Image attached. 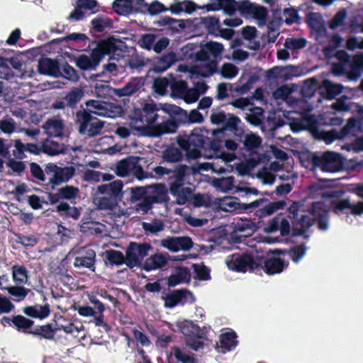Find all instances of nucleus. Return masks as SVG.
Instances as JSON below:
<instances>
[{
    "label": "nucleus",
    "mask_w": 363,
    "mask_h": 363,
    "mask_svg": "<svg viewBox=\"0 0 363 363\" xmlns=\"http://www.w3.org/2000/svg\"><path fill=\"white\" fill-rule=\"evenodd\" d=\"M331 206L336 213L350 208L351 213L354 216L363 214V201L352 203L349 199H342L333 202L327 198L324 201L313 203L308 212L297 220L294 219L298 216V206L296 203L291 205L286 218L282 216L274 217L265 225L263 230L267 234L279 231L281 236L288 235L291 230L290 221L292 223V233L294 235H303L315 221H317L320 230H326L329 228L328 211Z\"/></svg>",
    "instance_id": "obj_1"
},
{
    "label": "nucleus",
    "mask_w": 363,
    "mask_h": 363,
    "mask_svg": "<svg viewBox=\"0 0 363 363\" xmlns=\"http://www.w3.org/2000/svg\"><path fill=\"white\" fill-rule=\"evenodd\" d=\"M160 108L155 103H146L141 109L135 111L130 121V127L138 135L158 137L163 134L172 133L176 131L174 121L167 120L157 125H154L159 118Z\"/></svg>",
    "instance_id": "obj_2"
},
{
    "label": "nucleus",
    "mask_w": 363,
    "mask_h": 363,
    "mask_svg": "<svg viewBox=\"0 0 363 363\" xmlns=\"http://www.w3.org/2000/svg\"><path fill=\"white\" fill-rule=\"evenodd\" d=\"M222 43L211 41L201 47L200 50L196 53V64L189 66L186 64L179 65L177 71L186 74V78L194 79L199 77H206L213 74L217 67L215 60L223 51Z\"/></svg>",
    "instance_id": "obj_3"
},
{
    "label": "nucleus",
    "mask_w": 363,
    "mask_h": 363,
    "mask_svg": "<svg viewBox=\"0 0 363 363\" xmlns=\"http://www.w3.org/2000/svg\"><path fill=\"white\" fill-rule=\"evenodd\" d=\"M207 129L196 128L188 135H179L177 142L179 147L186 152L188 160H195L201 157L200 147L208 138Z\"/></svg>",
    "instance_id": "obj_4"
},
{
    "label": "nucleus",
    "mask_w": 363,
    "mask_h": 363,
    "mask_svg": "<svg viewBox=\"0 0 363 363\" xmlns=\"http://www.w3.org/2000/svg\"><path fill=\"white\" fill-rule=\"evenodd\" d=\"M114 48V41L104 40L96 48L92 50L90 56L86 55H80L77 59L76 64L78 67L83 70L94 69L104 55H109Z\"/></svg>",
    "instance_id": "obj_5"
},
{
    "label": "nucleus",
    "mask_w": 363,
    "mask_h": 363,
    "mask_svg": "<svg viewBox=\"0 0 363 363\" xmlns=\"http://www.w3.org/2000/svg\"><path fill=\"white\" fill-rule=\"evenodd\" d=\"M309 159L314 168H318L323 172L334 173L342 169V157L335 152L312 153L309 155Z\"/></svg>",
    "instance_id": "obj_6"
},
{
    "label": "nucleus",
    "mask_w": 363,
    "mask_h": 363,
    "mask_svg": "<svg viewBox=\"0 0 363 363\" xmlns=\"http://www.w3.org/2000/svg\"><path fill=\"white\" fill-rule=\"evenodd\" d=\"M205 158L211 160V162L197 163L194 167V172L211 171L215 174H223L227 170L226 166L228 162L236 159V155L233 152H222L220 155H204Z\"/></svg>",
    "instance_id": "obj_7"
},
{
    "label": "nucleus",
    "mask_w": 363,
    "mask_h": 363,
    "mask_svg": "<svg viewBox=\"0 0 363 363\" xmlns=\"http://www.w3.org/2000/svg\"><path fill=\"white\" fill-rule=\"evenodd\" d=\"M76 123L80 134L89 137L98 135L102 130L104 123L86 111H79L76 115Z\"/></svg>",
    "instance_id": "obj_8"
},
{
    "label": "nucleus",
    "mask_w": 363,
    "mask_h": 363,
    "mask_svg": "<svg viewBox=\"0 0 363 363\" xmlns=\"http://www.w3.org/2000/svg\"><path fill=\"white\" fill-rule=\"evenodd\" d=\"M87 112L91 114L107 118H116L122 115L121 106L100 100H89L86 102Z\"/></svg>",
    "instance_id": "obj_9"
},
{
    "label": "nucleus",
    "mask_w": 363,
    "mask_h": 363,
    "mask_svg": "<svg viewBox=\"0 0 363 363\" xmlns=\"http://www.w3.org/2000/svg\"><path fill=\"white\" fill-rule=\"evenodd\" d=\"M107 40H113L115 43L114 49L109 53H113V56L110 58L108 64L104 65V69L106 72L112 74L113 75H116L119 72H122L126 66H129L130 68L133 69L136 67V65L131 62L128 57L122 56L121 57H116V56H119V54L116 53L118 50H116L117 44L118 41H117L114 38L108 39Z\"/></svg>",
    "instance_id": "obj_10"
},
{
    "label": "nucleus",
    "mask_w": 363,
    "mask_h": 363,
    "mask_svg": "<svg viewBox=\"0 0 363 363\" xmlns=\"http://www.w3.org/2000/svg\"><path fill=\"white\" fill-rule=\"evenodd\" d=\"M45 174L49 177V182L53 185H58L67 182L74 174L72 167H60L53 163H49L45 168Z\"/></svg>",
    "instance_id": "obj_11"
},
{
    "label": "nucleus",
    "mask_w": 363,
    "mask_h": 363,
    "mask_svg": "<svg viewBox=\"0 0 363 363\" xmlns=\"http://www.w3.org/2000/svg\"><path fill=\"white\" fill-rule=\"evenodd\" d=\"M74 257L75 267H86L91 269L96 260V252L90 247H75L69 252Z\"/></svg>",
    "instance_id": "obj_12"
},
{
    "label": "nucleus",
    "mask_w": 363,
    "mask_h": 363,
    "mask_svg": "<svg viewBox=\"0 0 363 363\" xmlns=\"http://www.w3.org/2000/svg\"><path fill=\"white\" fill-rule=\"evenodd\" d=\"M225 264L229 269L238 272H246L255 267V263L247 255L234 253L225 259Z\"/></svg>",
    "instance_id": "obj_13"
},
{
    "label": "nucleus",
    "mask_w": 363,
    "mask_h": 363,
    "mask_svg": "<svg viewBox=\"0 0 363 363\" xmlns=\"http://www.w3.org/2000/svg\"><path fill=\"white\" fill-rule=\"evenodd\" d=\"M150 245L146 243L131 242L126 250L125 264L132 268L147 255Z\"/></svg>",
    "instance_id": "obj_14"
},
{
    "label": "nucleus",
    "mask_w": 363,
    "mask_h": 363,
    "mask_svg": "<svg viewBox=\"0 0 363 363\" xmlns=\"http://www.w3.org/2000/svg\"><path fill=\"white\" fill-rule=\"evenodd\" d=\"M181 332L186 336V344L194 350H199L203 345L201 337L198 336L199 328L196 325L189 321H184L180 323Z\"/></svg>",
    "instance_id": "obj_15"
},
{
    "label": "nucleus",
    "mask_w": 363,
    "mask_h": 363,
    "mask_svg": "<svg viewBox=\"0 0 363 363\" xmlns=\"http://www.w3.org/2000/svg\"><path fill=\"white\" fill-rule=\"evenodd\" d=\"M169 259L172 261L184 260V257L174 256L172 258H170L168 255L157 252L145 259L143 263V269L146 271L160 269L167 264Z\"/></svg>",
    "instance_id": "obj_16"
},
{
    "label": "nucleus",
    "mask_w": 363,
    "mask_h": 363,
    "mask_svg": "<svg viewBox=\"0 0 363 363\" xmlns=\"http://www.w3.org/2000/svg\"><path fill=\"white\" fill-rule=\"evenodd\" d=\"M215 186L221 191H228L235 189L236 192H244L246 194L257 195L258 191L248 186H235L233 177H223L214 182Z\"/></svg>",
    "instance_id": "obj_17"
},
{
    "label": "nucleus",
    "mask_w": 363,
    "mask_h": 363,
    "mask_svg": "<svg viewBox=\"0 0 363 363\" xmlns=\"http://www.w3.org/2000/svg\"><path fill=\"white\" fill-rule=\"evenodd\" d=\"M161 246L171 252L186 251L192 247V241L189 237L167 238L161 240Z\"/></svg>",
    "instance_id": "obj_18"
},
{
    "label": "nucleus",
    "mask_w": 363,
    "mask_h": 363,
    "mask_svg": "<svg viewBox=\"0 0 363 363\" xmlns=\"http://www.w3.org/2000/svg\"><path fill=\"white\" fill-rule=\"evenodd\" d=\"M194 300L195 298L190 291H175L164 298V306L167 308H173L179 303H193Z\"/></svg>",
    "instance_id": "obj_19"
},
{
    "label": "nucleus",
    "mask_w": 363,
    "mask_h": 363,
    "mask_svg": "<svg viewBox=\"0 0 363 363\" xmlns=\"http://www.w3.org/2000/svg\"><path fill=\"white\" fill-rule=\"evenodd\" d=\"M242 9L257 21L259 26H263L267 23V11L264 7L246 1L243 4Z\"/></svg>",
    "instance_id": "obj_20"
},
{
    "label": "nucleus",
    "mask_w": 363,
    "mask_h": 363,
    "mask_svg": "<svg viewBox=\"0 0 363 363\" xmlns=\"http://www.w3.org/2000/svg\"><path fill=\"white\" fill-rule=\"evenodd\" d=\"M140 4H143V0H115L113 9L118 14L127 15L132 11H143Z\"/></svg>",
    "instance_id": "obj_21"
},
{
    "label": "nucleus",
    "mask_w": 363,
    "mask_h": 363,
    "mask_svg": "<svg viewBox=\"0 0 363 363\" xmlns=\"http://www.w3.org/2000/svg\"><path fill=\"white\" fill-rule=\"evenodd\" d=\"M233 232L240 237L251 236L257 230L256 224L250 219L240 218L232 223Z\"/></svg>",
    "instance_id": "obj_22"
},
{
    "label": "nucleus",
    "mask_w": 363,
    "mask_h": 363,
    "mask_svg": "<svg viewBox=\"0 0 363 363\" xmlns=\"http://www.w3.org/2000/svg\"><path fill=\"white\" fill-rule=\"evenodd\" d=\"M123 184L121 180H116L109 184L98 186L97 192L106 196L113 197L119 200L123 196Z\"/></svg>",
    "instance_id": "obj_23"
},
{
    "label": "nucleus",
    "mask_w": 363,
    "mask_h": 363,
    "mask_svg": "<svg viewBox=\"0 0 363 363\" xmlns=\"http://www.w3.org/2000/svg\"><path fill=\"white\" fill-rule=\"evenodd\" d=\"M144 84V81L141 77H135L131 79L124 86L118 89H113V93L118 96H129L138 91Z\"/></svg>",
    "instance_id": "obj_24"
},
{
    "label": "nucleus",
    "mask_w": 363,
    "mask_h": 363,
    "mask_svg": "<svg viewBox=\"0 0 363 363\" xmlns=\"http://www.w3.org/2000/svg\"><path fill=\"white\" fill-rule=\"evenodd\" d=\"M237 344L235 333L228 331L220 335L219 342L216 345V349L218 352L225 353L234 349Z\"/></svg>",
    "instance_id": "obj_25"
},
{
    "label": "nucleus",
    "mask_w": 363,
    "mask_h": 363,
    "mask_svg": "<svg viewBox=\"0 0 363 363\" xmlns=\"http://www.w3.org/2000/svg\"><path fill=\"white\" fill-rule=\"evenodd\" d=\"M46 134L51 137H61L64 134L65 124L58 117L48 119L43 126Z\"/></svg>",
    "instance_id": "obj_26"
},
{
    "label": "nucleus",
    "mask_w": 363,
    "mask_h": 363,
    "mask_svg": "<svg viewBox=\"0 0 363 363\" xmlns=\"http://www.w3.org/2000/svg\"><path fill=\"white\" fill-rule=\"evenodd\" d=\"M205 7L208 11L223 10L230 14L235 11L237 4L234 0H210Z\"/></svg>",
    "instance_id": "obj_27"
},
{
    "label": "nucleus",
    "mask_w": 363,
    "mask_h": 363,
    "mask_svg": "<svg viewBox=\"0 0 363 363\" xmlns=\"http://www.w3.org/2000/svg\"><path fill=\"white\" fill-rule=\"evenodd\" d=\"M191 279L190 272L185 267H177L168 279V285L175 286L183 283H188Z\"/></svg>",
    "instance_id": "obj_28"
},
{
    "label": "nucleus",
    "mask_w": 363,
    "mask_h": 363,
    "mask_svg": "<svg viewBox=\"0 0 363 363\" xmlns=\"http://www.w3.org/2000/svg\"><path fill=\"white\" fill-rule=\"evenodd\" d=\"M38 71L40 74L57 77L60 69L57 62L50 58H43L39 60Z\"/></svg>",
    "instance_id": "obj_29"
},
{
    "label": "nucleus",
    "mask_w": 363,
    "mask_h": 363,
    "mask_svg": "<svg viewBox=\"0 0 363 363\" xmlns=\"http://www.w3.org/2000/svg\"><path fill=\"white\" fill-rule=\"evenodd\" d=\"M170 192L176 198V202L180 205L186 203L191 196L190 188L182 186L177 183L171 185Z\"/></svg>",
    "instance_id": "obj_30"
},
{
    "label": "nucleus",
    "mask_w": 363,
    "mask_h": 363,
    "mask_svg": "<svg viewBox=\"0 0 363 363\" xmlns=\"http://www.w3.org/2000/svg\"><path fill=\"white\" fill-rule=\"evenodd\" d=\"M281 168V164L277 162H273L270 164L269 169L267 168L262 169L257 173V177L264 184H272L274 182L275 177L271 171L277 172Z\"/></svg>",
    "instance_id": "obj_31"
},
{
    "label": "nucleus",
    "mask_w": 363,
    "mask_h": 363,
    "mask_svg": "<svg viewBox=\"0 0 363 363\" xmlns=\"http://www.w3.org/2000/svg\"><path fill=\"white\" fill-rule=\"evenodd\" d=\"M351 66L352 70L347 74V78L350 81H357L359 77L360 72L363 70V52L354 55Z\"/></svg>",
    "instance_id": "obj_32"
},
{
    "label": "nucleus",
    "mask_w": 363,
    "mask_h": 363,
    "mask_svg": "<svg viewBox=\"0 0 363 363\" xmlns=\"http://www.w3.org/2000/svg\"><path fill=\"white\" fill-rule=\"evenodd\" d=\"M196 9L195 4L191 1L185 0L182 1H174L171 4L169 11L173 14H179L181 13H191Z\"/></svg>",
    "instance_id": "obj_33"
},
{
    "label": "nucleus",
    "mask_w": 363,
    "mask_h": 363,
    "mask_svg": "<svg viewBox=\"0 0 363 363\" xmlns=\"http://www.w3.org/2000/svg\"><path fill=\"white\" fill-rule=\"evenodd\" d=\"M12 67L16 70L15 74L21 77H31L33 76L32 67L26 63L21 62L17 58H13L11 60Z\"/></svg>",
    "instance_id": "obj_34"
},
{
    "label": "nucleus",
    "mask_w": 363,
    "mask_h": 363,
    "mask_svg": "<svg viewBox=\"0 0 363 363\" xmlns=\"http://www.w3.org/2000/svg\"><path fill=\"white\" fill-rule=\"evenodd\" d=\"M118 201L116 199L105 195L96 196L94 199V204L101 210H113L117 206Z\"/></svg>",
    "instance_id": "obj_35"
},
{
    "label": "nucleus",
    "mask_w": 363,
    "mask_h": 363,
    "mask_svg": "<svg viewBox=\"0 0 363 363\" xmlns=\"http://www.w3.org/2000/svg\"><path fill=\"white\" fill-rule=\"evenodd\" d=\"M285 267L283 261L278 257H272L264 262L265 272L268 274H274L280 273Z\"/></svg>",
    "instance_id": "obj_36"
},
{
    "label": "nucleus",
    "mask_w": 363,
    "mask_h": 363,
    "mask_svg": "<svg viewBox=\"0 0 363 363\" xmlns=\"http://www.w3.org/2000/svg\"><path fill=\"white\" fill-rule=\"evenodd\" d=\"M149 196L154 203L162 202L167 196V189L162 184L149 186Z\"/></svg>",
    "instance_id": "obj_37"
},
{
    "label": "nucleus",
    "mask_w": 363,
    "mask_h": 363,
    "mask_svg": "<svg viewBox=\"0 0 363 363\" xmlns=\"http://www.w3.org/2000/svg\"><path fill=\"white\" fill-rule=\"evenodd\" d=\"M24 313L32 318L43 319L49 315L50 310L47 306L35 305L26 308Z\"/></svg>",
    "instance_id": "obj_38"
},
{
    "label": "nucleus",
    "mask_w": 363,
    "mask_h": 363,
    "mask_svg": "<svg viewBox=\"0 0 363 363\" xmlns=\"http://www.w3.org/2000/svg\"><path fill=\"white\" fill-rule=\"evenodd\" d=\"M128 164V170L130 174H133L138 179H143L147 177L141 166L139 164L140 158L137 157H129L127 158Z\"/></svg>",
    "instance_id": "obj_39"
},
{
    "label": "nucleus",
    "mask_w": 363,
    "mask_h": 363,
    "mask_svg": "<svg viewBox=\"0 0 363 363\" xmlns=\"http://www.w3.org/2000/svg\"><path fill=\"white\" fill-rule=\"evenodd\" d=\"M218 208L224 211H233L239 206L238 199L232 196H224L217 201Z\"/></svg>",
    "instance_id": "obj_40"
},
{
    "label": "nucleus",
    "mask_w": 363,
    "mask_h": 363,
    "mask_svg": "<svg viewBox=\"0 0 363 363\" xmlns=\"http://www.w3.org/2000/svg\"><path fill=\"white\" fill-rule=\"evenodd\" d=\"M311 125V120L308 118L307 113L301 114L298 117L293 118L290 126L294 132H299Z\"/></svg>",
    "instance_id": "obj_41"
},
{
    "label": "nucleus",
    "mask_w": 363,
    "mask_h": 363,
    "mask_svg": "<svg viewBox=\"0 0 363 363\" xmlns=\"http://www.w3.org/2000/svg\"><path fill=\"white\" fill-rule=\"evenodd\" d=\"M262 141L259 135L250 133L244 136L243 144L247 150L255 151L261 145Z\"/></svg>",
    "instance_id": "obj_42"
},
{
    "label": "nucleus",
    "mask_w": 363,
    "mask_h": 363,
    "mask_svg": "<svg viewBox=\"0 0 363 363\" xmlns=\"http://www.w3.org/2000/svg\"><path fill=\"white\" fill-rule=\"evenodd\" d=\"M322 89L325 91L327 97L329 99L335 98L342 91V86L341 84L333 83L329 80L323 81Z\"/></svg>",
    "instance_id": "obj_43"
},
{
    "label": "nucleus",
    "mask_w": 363,
    "mask_h": 363,
    "mask_svg": "<svg viewBox=\"0 0 363 363\" xmlns=\"http://www.w3.org/2000/svg\"><path fill=\"white\" fill-rule=\"evenodd\" d=\"M245 118L250 123L257 125L261 123L263 111L261 108L254 106L252 104L248 111L245 113Z\"/></svg>",
    "instance_id": "obj_44"
},
{
    "label": "nucleus",
    "mask_w": 363,
    "mask_h": 363,
    "mask_svg": "<svg viewBox=\"0 0 363 363\" xmlns=\"http://www.w3.org/2000/svg\"><path fill=\"white\" fill-rule=\"evenodd\" d=\"M57 329L62 330L67 334H71L75 337L78 336L79 333L84 332V325L79 323L67 322L65 324H58Z\"/></svg>",
    "instance_id": "obj_45"
},
{
    "label": "nucleus",
    "mask_w": 363,
    "mask_h": 363,
    "mask_svg": "<svg viewBox=\"0 0 363 363\" xmlns=\"http://www.w3.org/2000/svg\"><path fill=\"white\" fill-rule=\"evenodd\" d=\"M183 155L181 150L174 147L169 146L162 153V158L168 162H177L182 159Z\"/></svg>",
    "instance_id": "obj_46"
},
{
    "label": "nucleus",
    "mask_w": 363,
    "mask_h": 363,
    "mask_svg": "<svg viewBox=\"0 0 363 363\" xmlns=\"http://www.w3.org/2000/svg\"><path fill=\"white\" fill-rule=\"evenodd\" d=\"M177 60L176 55L173 52H169L160 58L156 63L155 69L158 72H164Z\"/></svg>",
    "instance_id": "obj_47"
},
{
    "label": "nucleus",
    "mask_w": 363,
    "mask_h": 363,
    "mask_svg": "<svg viewBox=\"0 0 363 363\" xmlns=\"http://www.w3.org/2000/svg\"><path fill=\"white\" fill-rule=\"evenodd\" d=\"M12 278L16 284H26L28 282V272L22 266L15 265L12 267Z\"/></svg>",
    "instance_id": "obj_48"
},
{
    "label": "nucleus",
    "mask_w": 363,
    "mask_h": 363,
    "mask_svg": "<svg viewBox=\"0 0 363 363\" xmlns=\"http://www.w3.org/2000/svg\"><path fill=\"white\" fill-rule=\"evenodd\" d=\"M218 72L222 77L230 79L235 77L238 75L239 72V69L233 63L225 62L221 65Z\"/></svg>",
    "instance_id": "obj_49"
},
{
    "label": "nucleus",
    "mask_w": 363,
    "mask_h": 363,
    "mask_svg": "<svg viewBox=\"0 0 363 363\" xmlns=\"http://www.w3.org/2000/svg\"><path fill=\"white\" fill-rule=\"evenodd\" d=\"M140 8L143 11H140V12L145 13L148 11L150 15H156L160 12L169 10V8H165L162 4L158 1H154L150 5H148L143 1V4H140Z\"/></svg>",
    "instance_id": "obj_50"
},
{
    "label": "nucleus",
    "mask_w": 363,
    "mask_h": 363,
    "mask_svg": "<svg viewBox=\"0 0 363 363\" xmlns=\"http://www.w3.org/2000/svg\"><path fill=\"white\" fill-rule=\"evenodd\" d=\"M63 147L53 141L47 140L42 145V152L49 155H57L63 152Z\"/></svg>",
    "instance_id": "obj_51"
},
{
    "label": "nucleus",
    "mask_w": 363,
    "mask_h": 363,
    "mask_svg": "<svg viewBox=\"0 0 363 363\" xmlns=\"http://www.w3.org/2000/svg\"><path fill=\"white\" fill-rule=\"evenodd\" d=\"M5 290L12 296L15 300L21 301L28 295L29 289L21 286H12L5 288Z\"/></svg>",
    "instance_id": "obj_52"
},
{
    "label": "nucleus",
    "mask_w": 363,
    "mask_h": 363,
    "mask_svg": "<svg viewBox=\"0 0 363 363\" xmlns=\"http://www.w3.org/2000/svg\"><path fill=\"white\" fill-rule=\"evenodd\" d=\"M172 354L174 356L177 360L182 363H198L197 360L192 354L178 347L173 349Z\"/></svg>",
    "instance_id": "obj_53"
},
{
    "label": "nucleus",
    "mask_w": 363,
    "mask_h": 363,
    "mask_svg": "<svg viewBox=\"0 0 363 363\" xmlns=\"http://www.w3.org/2000/svg\"><path fill=\"white\" fill-rule=\"evenodd\" d=\"M169 86H170L169 82L165 77H160L154 80L153 87L155 91L161 96L167 94Z\"/></svg>",
    "instance_id": "obj_54"
},
{
    "label": "nucleus",
    "mask_w": 363,
    "mask_h": 363,
    "mask_svg": "<svg viewBox=\"0 0 363 363\" xmlns=\"http://www.w3.org/2000/svg\"><path fill=\"white\" fill-rule=\"evenodd\" d=\"M295 69L293 67H276L269 70V72L286 79L295 75Z\"/></svg>",
    "instance_id": "obj_55"
},
{
    "label": "nucleus",
    "mask_w": 363,
    "mask_h": 363,
    "mask_svg": "<svg viewBox=\"0 0 363 363\" xmlns=\"http://www.w3.org/2000/svg\"><path fill=\"white\" fill-rule=\"evenodd\" d=\"M170 88L172 90L171 95L172 96H179L182 98L187 88V84L184 81H174L170 84Z\"/></svg>",
    "instance_id": "obj_56"
},
{
    "label": "nucleus",
    "mask_w": 363,
    "mask_h": 363,
    "mask_svg": "<svg viewBox=\"0 0 363 363\" xmlns=\"http://www.w3.org/2000/svg\"><path fill=\"white\" fill-rule=\"evenodd\" d=\"M306 254V247L303 245H300L291 248L289 257L294 262H299Z\"/></svg>",
    "instance_id": "obj_57"
},
{
    "label": "nucleus",
    "mask_w": 363,
    "mask_h": 363,
    "mask_svg": "<svg viewBox=\"0 0 363 363\" xmlns=\"http://www.w3.org/2000/svg\"><path fill=\"white\" fill-rule=\"evenodd\" d=\"M12 323L20 330L31 328L33 322L23 315H18L13 317Z\"/></svg>",
    "instance_id": "obj_58"
},
{
    "label": "nucleus",
    "mask_w": 363,
    "mask_h": 363,
    "mask_svg": "<svg viewBox=\"0 0 363 363\" xmlns=\"http://www.w3.org/2000/svg\"><path fill=\"white\" fill-rule=\"evenodd\" d=\"M107 259L111 264L121 265L123 263L125 264V257L120 251H108L107 252Z\"/></svg>",
    "instance_id": "obj_59"
},
{
    "label": "nucleus",
    "mask_w": 363,
    "mask_h": 363,
    "mask_svg": "<svg viewBox=\"0 0 363 363\" xmlns=\"http://www.w3.org/2000/svg\"><path fill=\"white\" fill-rule=\"evenodd\" d=\"M201 22L211 33L219 30L218 19L213 16L202 17L201 18Z\"/></svg>",
    "instance_id": "obj_60"
},
{
    "label": "nucleus",
    "mask_w": 363,
    "mask_h": 363,
    "mask_svg": "<svg viewBox=\"0 0 363 363\" xmlns=\"http://www.w3.org/2000/svg\"><path fill=\"white\" fill-rule=\"evenodd\" d=\"M143 228L146 232L157 233L163 230L164 224L160 220H155L149 223H143Z\"/></svg>",
    "instance_id": "obj_61"
},
{
    "label": "nucleus",
    "mask_w": 363,
    "mask_h": 363,
    "mask_svg": "<svg viewBox=\"0 0 363 363\" xmlns=\"http://www.w3.org/2000/svg\"><path fill=\"white\" fill-rule=\"evenodd\" d=\"M285 205V203L282 201H278L274 202H271L267 206H265L261 210L262 216H270L274 213L276 211L282 208Z\"/></svg>",
    "instance_id": "obj_62"
},
{
    "label": "nucleus",
    "mask_w": 363,
    "mask_h": 363,
    "mask_svg": "<svg viewBox=\"0 0 363 363\" xmlns=\"http://www.w3.org/2000/svg\"><path fill=\"white\" fill-rule=\"evenodd\" d=\"M306 41L303 38H287L284 46L288 50H298L306 47Z\"/></svg>",
    "instance_id": "obj_63"
},
{
    "label": "nucleus",
    "mask_w": 363,
    "mask_h": 363,
    "mask_svg": "<svg viewBox=\"0 0 363 363\" xmlns=\"http://www.w3.org/2000/svg\"><path fill=\"white\" fill-rule=\"evenodd\" d=\"M282 21H284L286 24L290 25L298 21L297 11L291 8L285 9L283 12V16L279 18Z\"/></svg>",
    "instance_id": "obj_64"
}]
</instances>
